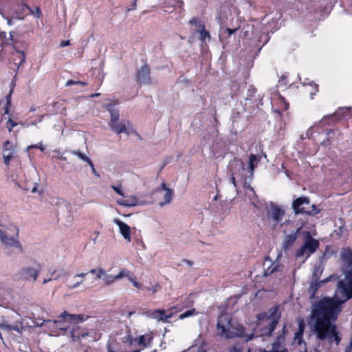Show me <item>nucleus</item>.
<instances>
[{
  "label": "nucleus",
  "instance_id": "f257e3e1",
  "mask_svg": "<svg viewBox=\"0 0 352 352\" xmlns=\"http://www.w3.org/2000/svg\"><path fill=\"white\" fill-rule=\"evenodd\" d=\"M344 301L333 297H323L312 306L311 317L315 320L314 330L319 340L327 339L329 344L338 346L342 340L334 322L342 311Z\"/></svg>",
  "mask_w": 352,
  "mask_h": 352
},
{
  "label": "nucleus",
  "instance_id": "f03ea898",
  "mask_svg": "<svg viewBox=\"0 0 352 352\" xmlns=\"http://www.w3.org/2000/svg\"><path fill=\"white\" fill-rule=\"evenodd\" d=\"M340 261L345 274L346 283L339 280L338 289L344 296V302L352 298V249L349 247L342 248L340 254Z\"/></svg>",
  "mask_w": 352,
  "mask_h": 352
},
{
  "label": "nucleus",
  "instance_id": "7ed1b4c3",
  "mask_svg": "<svg viewBox=\"0 0 352 352\" xmlns=\"http://www.w3.org/2000/svg\"><path fill=\"white\" fill-rule=\"evenodd\" d=\"M19 230L13 224L4 226L0 224V240L7 247H15L23 252V246L19 242Z\"/></svg>",
  "mask_w": 352,
  "mask_h": 352
},
{
  "label": "nucleus",
  "instance_id": "20e7f679",
  "mask_svg": "<svg viewBox=\"0 0 352 352\" xmlns=\"http://www.w3.org/2000/svg\"><path fill=\"white\" fill-rule=\"evenodd\" d=\"M71 336L74 342H77L81 345L82 352H88V350L90 349L89 344L96 340L92 333L88 332L79 326L72 327Z\"/></svg>",
  "mask_w": 352,
  "mask_h": 352
},
{
  "label": "nucleus",
  "instance_id": "39448f33",
  "mask_svg": "<svg viewBox=\"0 0 352 352\" xmlns=\"http://www.w3.org/2000/svg\"><path fill=\"white\" fill-rule=\"evenodd\" d=\"M319 247V241L315 239L308 231L303 234V244L296 250V258H301L305 256L307 258L314 254Z\"/></svg>",
  "mask_w": 352,
  "mask_h": 352
},
{
  "label": "nucleus",
  "instance_id": "423d86ee",
  "mask_svg": "<svg viewBox=\"0 0 352 352\" xmlns=\"http://www.w3.org/2000/svg\"><path fill=\"white\" fill-rule=\"evenodd\" d=\"M292 208L296 214H306L314 216L320 212L314 204H311L307 197H300L293 201Z\"/></svg>",
  "mask_w": 352,
  "mask_h": 352
},
{
  "label": "nucleus",
  "instance_id": "0eeeda50",
  "mask_svg": "<svg viewBox=\"0 0 352 352\" xmlns=\"http://www.w3.org/2000/svg\"><path fill=\"white\" fill-rule=\"evenodd\" d=\"M232 318L228 314H221L218 317L217 329L218 335L227 339L234 338V333L230 331Z\"/></svg>",
  "mask_w": 352,
  "mask_h": 352
},
{
  "label": "nucleus",
  "instance_id": "6e6552de",
  "mask_svg": "<svg viewBox=\"0 0 352 352\" xmlns=\"http://www.w3.org/2000/svg\"><path fill=\"white\" fill-rule=\"evenodd\" d=\"M135 81L140 86L148 85L152 83L151 67L148 64L143 65L136 71Z\"/></svg>",
  "mask_w": 352,
  "mask_h": 352
},
{
  "label": "nucleus",
  "instance_id": "1a4fd4ad",
  "mask_svg": "<svg viewBox=\"0 0 352 352\" xmlns=\"http://www.w3.org/2000/svg\"><path fill=\"white\" fill-rule=\"evenodd\" d=\"M41 270V265L38 263H36L35 267H24L19 271L20 276L26 280H36L40 271Z\"/></svg>",
  "mask_w": 352,
  "mask_h": 352
},
{
  "label": "nucleus",
  "instance_id": "9d476101",
  "mask_svg": "<svg viewBox=\"0 0 352 352\" xmlns=\"http://www.w3.org/2000/svg\"><path fill=\"white\" fill-rule=\"evenodd\" d=\"M59 318L65 322L76 324L86 320L87 316L85 314H70L67 311H64L60 314Z\"/></svg>",
  "mask_w": 352,
  "mask_h": 352
},
{
  "label": "nucleus",
  "instance_id": "9b49d317",
  "mask_svg": "<svg viewBox=\"0 0 352 352\" xmlns=\"http://www.w3.org/2000/svg\"><path fill=\"white\" fill-rule=\"evenodd\" d=\"M15 154L14 146L11 144L9 140H6L3 146V159L4 164L9 166L11 160L14 157Z\"/></svg>",
  "mask_w": 352,
  "mask_h": 352
},
{
  "label": "nucleus",
  "instance_id": "f8f14e48",
  "mask_svg": "<svg viewBox=\"0 0 352 352\" xmlns=\"http://www.w3.org/2000/svg\"><path fill=\"white\" fill-rule=\"evenodd\" d=\"M270 213L274 226H277L282 221L285 214V210L275 204H271Z\"/></svg>",
  "mask_w": 352,
  "mask_h": 352
},
{
  "label": "nucleus",
  "instance_id": "ddd939ff",
  "mask_svg": "<svg viewBox=\"0 0 352 352\" xmlns=\"http://www.w3.org/2000/svg\"><path fill=\"white\" fill-rule=\"evenodd\" d=\"M113 222L119 227L120 232L123 237L128 241H131V228L119 219H115Z\"/></svg>",
  "mask_w": 352,
  "mask_h": 352
},
{
  "label": "nucleus",
  "instance_id": "4468645a",
  "mask_svg": "<svg viewBox=\"0 0 352 352\" xmlns=\"http://www.w3.org/2000/svg\"><path fill=\"white\" fill-rule=\"evenodd\" d=\"M329 278H325L322 280H318L317 278L315 280H312L310 286L308 289V292L310 294V298L313 299L316 297V293L320 287H321L324 283H327Z\"/></svg>",
  "mask_w": 352,
  "mask_h": 352
},
{
  "label": "nucleus",
  "instance_id": "2eb2a0df",
  "mask_svg": "<svg viewBox=\"0 0 352 352\" xmlns=\"http://www.w3.org/2000/svg\"><path fill=\"white\" fill-rule=\"evenodd\" d=\"M300 230V228H298L295 232L285 236L283 242V248L285 250H288L293 245L297 239Z\"/></svg>",
  "mask_w": 352,
  "mask_h": 352
},
{
  "label": "nucleus",
  "instance_id": "dca6fc26",
  "mask_svg": "<svg viewBox=\"0 0 352 352\" xmlns=\"http://www.w3.org/2000/svg\"><path fill=\"white\" fill-rule=\"evenodd\" d=\"M126 339V342H129L130 345H138L142 349L146 347L148 342L144 335L135 338H132L131 336H128Z\"/></svg>",
  "mask_w": 352,
  "mask_h": 352
},
{
  "label": "nucleus",
  "instance_id": "f3484780",
  "mask_svg": "<svg viewBox=\"0 0 352 352\" xmlns=\"http://www.w3.org/2000/svg\"><path fill=\"white\" fill-rule=\"evenodd\" d=\"M161 187L164 190H165V195L164 196V201L160 202L159 205L160 206H163L164 205L168 204L171 202L173 196V191L170 188H168L165 183H162Z\"/></svg>",
  "mask_w": 352,
  "mask_h": 352
},
{
  "label": "nucleus",
  "instance_id": "a211bd4d",
  "mask_svg": "<svg viewBox=\"0 0 352 352\" xmlns=\"http://www.w3.org/2000/svg\"><path fill=\"white\" fill-rule=\"evenodd\" d=\"M109 126L111 129L117 134L126 133V125L122 122H119L117 121L115 122L109 123Z\"/></svg>",
  "mask_w": 352,
  "mask_h": 352
},
{
  "label": "nucleus",
  "instance_id": "6ab92c4d",
  "mask_svg": "<svg viewBox=\"0 0 352 352\" xmlns=\"http://www.w3.org/2000/svg\"><path fill=\"white\" fill-rule=\"evenodd\" d=\"M278 305H275L270 308L268 311L269 315L267 316V318L271 320H276L277 318V321L279 322L281 314L278 312Z\"/></svg>",
  "mask_w": 352,
  "mask_h": 352
},
{
  "label": "nucleus",
  "instance_id": "aec40b11",
  "mask_svg": "<svg viewBox=\"0 0 352 352\" xmlns=\"http://www.w3.org/2000/svg\"><path fill=\"white\" fill-rule=\"evenodd\" d=\"M21 6L23 9H27L28 13L27 14L33 15L35 18L39 19L42 16V12L39 7H36L35 9H32L28 6L26 3H21Z\"/></svg>",
  "mask_w": 352,
  "mask_h": 352
},
{
  "label": "nucleus",
  "instance_id": "412c9836",
  "mask_svg": "<svg viewBox=\"0 0 352 352\" xmlns=\"http://www.w3.org/2000/svg\"><path fill=\"white\" fill-rule=\"evenodd\" d=\"M196 32L199 33V39L201 42H205L206 39H208V41L210 40V34L208 30H206L205 25H199V29H197Z\"/></svg>",
  "mask_w": 352,
  "mask_h": 352
},
{
  "label": "nucleus",
  "instance_id": "4be33fe9",
  "mask_svg": "<svg viewBox=\"0 0 352 352\" xmlns=\"http://www.w3.org/2000/svg\"><path fill=\"white\" fill-rule=\"evenodd\" d=\"M88 273H80V274H76L74 276V278L76 279L78 278L77 280L75 283L68 284L67 286L70 289H75V288L79 287L83 283L84 278L85 277V276Z\"/></svg>",
  "mask_w": 352,
  "mask_h": 352
},
{
  "label": "nucleus",
  "instance_id": "5701e85b",
  "mask_svg": "<svg viewBox=\"0 0 352 352\" xmlns=\"http://www.w3.org/2000/svg\"><path fill=\"white\" fill-rule=\"evenodd\" d=\"M113 104H106L105 108L109 111L111 115L110 123L115 122L119 120V111L112 108Z\"/></svg>",
  "mask_w": 352,
  "mask_h": 352
},
{
  "label": "nucleus",
  "instance_id": "b1692460",
  "mask_svg": "<svg viewBox=\"0 0 352 352\" xmlns=\"http://www.w3.org/2000/svg\"><path fill=\"white\" fill-rule=\"evenodd\" d=\"M260 158L254 154H251L249 156L248 166L251 171V174L253 173L254 168L256 166L257 163L259 162Z\"/></svg>",
  "mask_w": 352,
  "mask_h": 352
},
{
  "label": "nucleus",
  "instance_id": "393cba45",
  "mask_svg": "<svg viewBox=\"0 0 352 352\" xmlns=\"http://www.w3.org/2000/svg\"><path fill=\"white\" fill-rule=\"evenodd\" d=\"M71 154L77 156L82 161L85 162L87 164H91V160L89 157H88L85 154L82 153L79 150H73L70 151Z\"/></svg>",
  "mask_w": 352,
  "mask_h": 352
},
{
  "label": "nucleus",
  "instance_id": "a878e982",
  "mask_svg": "<svg viewBox=\"0 0 352 352\" xmlns=\"http://www.w3.org/2000/svg\"><path fill=\"white\" fill-rule=\"evenodd\" d=\"M71 154L77 156L82 161L85 162L87 164H91V160L89 157H88L85 154L82 153L79 150H73L70 151Z\"/></svg>",
  "mask_w": 352,
  "mask_h": 352
},
{
  "label": "nucleus",
  "instance_id": "bb28decb",
  "mask_svg": "<svg viewBox=\"0 0 352 352\" xmlns=\"http://www.w3.org/2000/svg\"><path fill=\"white\" fill-rule=\"evenodd\" d=\"M131 276H133L132 272L126 268H123L117 275H116V278H117V280H120L124 277H127L128 279H129Z\"/></svg>",
  "mask_w": 352,
  "mask_h": 352
},
{
  "label": "nucleus",
  "instance_id": "cd10ccee",
  "mask_svg": "<svg viewBox=\"0 0 352 352\" xmlns=\"http://www.w3.org/2000/svg\"><path fill=\"white\" fill-rule=\"evenodd\" d=\"M325 135L326 138L325 139L321 142V144L323 146H329L331 144V135L334 133V131L333 129H327L325 131Z\"/></svg>",
  "mask_w": 352,
  "mask_h": 352
},
{
  "label": "nucleus",
  "instance_id": "c85d7f7f",
  "mask_svg": "<svg viewBox=\"0 0 352 352\" xmlns=\"http://www.w3.org/2000/svg\"><path fill=\"white\" fill-rule=\"evenodd\" d=\"M278 265L272 263L270 267L266 268L264 271V276H267L272 274L274 272L278 270Z\"/></svg>",
  "mask_w": 352,
  "mask_h": 352
},
{
  "label": "nucleus",
  "instance_id": "c756f323",
  "mask_svg": "<svg viewBox=\"0 0 352 352\" xmlns=\"http://www.w3.org/2000/svg\"><path fill=\"white\" fill-rule=\"evenodd\" d=\"M303 332H304V326L303 324H300L299 329L297 332L295 333L294 338L298 341V344H300L302 341V337H303Z\"/></svg>",
  "mask_w": 352,
  "mask_h": 352
},
{
  "label": "nucleus",
  "instance_id": "7c9ffc66",
  "mask_svg": "<svg viewBox=\"0 0 352 352\" xmlns=\"http://www.w3.org/2000/svg\"><path fill=\"white\" fill-rule=\"evenodd\" d=\"M278 322H279L277 321V318L276 320H271L270 323L266 327V329L267 330V336H271Z\"/></svg>",
  "mask_w": 352,
  "mask_h": 352
},
{
  "label": "nucleus",
  "instance_id": "2f4dec72",
  "mask_svg": "<svg viewBox=\"0 0 352 352\" xmlns=\"http://www.w3.org/2000/svg\"><path fill=\"white\" fill-rule=\"evenodd\" d=\"M283 340V336L278 335L276 340L272 344V349L271 351H279L278 349L280 346L281 341Z\"/></svg>",
  "mask_w": 352,
  "mask_h": 352
},
{
  "label": "nucleus",
  "instance_id": "473e14b6",
  "mask_svg": "<svg viewBox=\"0 0 352 352\" xmlns=\"http://www.w3.org/2000/svg\"><path fill=\"white\" fill-rule=\"evenodd\" d=\"M236 332L234 333V337L244 338L246 336L244 327L240 325L236 328Z\"/></svg>",
  "mask_w": 352,
  "mask_h": 352
},
{
  "label": "nucleus",
  "instance_id": "72a5a7b5",
  "mask_svg": "<svg viewBox=\"0 0 352 352\" xmlns=\"http://www.w3.org/2000/svg\"><path fill=\"white\" fill-rule=\"evenodd\" d=\"M197 312L195 309H192L185 311L184 313L179 315V318L183 320L186 318L197 315Z\"/></svg>",
  "mask_w": 352,
  "mask_h": 352
},
{
  "label": "nucleus",
  "instance_id": "f704fd0d",
  "mask_svg": "<svg viewBox=\"0 0 352 352\" xmlns=\"http://www.w3.org/2000/svg\"><path fill=\"white\" fill-rule=\"evenodd\" d=\"M11 97H12V91L6 96V104L4 107V114H8L10 111V107L11 106Z\"/></svg>",
  "mask_w": 352,
  "mask_h": 352
},
{
  "label": "nucleus",
  "instance_id": "c9c22d12",
  "mask_svg": "<svg viewBox=\"0 0 352 352\" xmlns=\"http://www.w3.org/2000/svg\"><path fill=\"white\" fill-rule=\"evenodd\" d=\"M118 204L124 206H134L136 205V200L133 199L131 200L129 199H124L118 201Z\"/></svg>",
  "mask_w": 352,
  "mask_h": 352
},
{
  "label": "nucleus",
  "instance_id": "e433bc0d",
  "mask_svg": "<svg viewBox=\"0 0 352 352\" xmlns=\"http://www.w3.org/2000/svg\"><path fill=\"white\" fill-rule=\"evenodd\" d=\"M190 25L192 26H196L197 28L199 29V25H204V23L201 21V20L199 17H192L189 21Z\"/></svg>",
  "mask_w": 352,
  "mask_h": 352
},
{
  "label": "nucleus",
  "instance_id": "4c0bfd02",
  "mask_svg": "<svg viewBox=\"0 0 352 352\" xmlns=\"http://www.w3.org/2000/svg\"><path fill=\"white\" fill-rule=\"evenodd\" d=\"M88 273L96 274V278L100 279L104 275H105V272L101 268L99 269H92Z\"/></svg>",
  "mask_w": 352,
  "mask_h": 352
},
{
  "label": "nucleus",
  "instance_id": "58836bf2",
  "mask_svg": "<svg viewBox=\"0 0 352 352\" xmlns=\"http://www.w3.org/2000/svg\"><path fill=\"white\" fill-rule=\"evenodd\" d=\"M104 280L107 285H111L116 280H117V278H116V275H107L105 274V275L103 276Z\"/></svg>",
  "mask_w": 352,
  "mask_h": 352
},
{
  "label": "nucleus",
  "instance_id": "ea45409f",
  "mask_svg": "<svg viewBox=\"0 0 352 352\" xmlns=\"http://www.w3.org/2000/svg\"><path fill=\"white\" fill-rule=\"evenodd\" d=\"M156 312H158L160 314V319L164 321L167 320V319L172 316V314L167 315L164 309H157L156 310Z\"/></svg>",
  "mask_w": 352,
  "mask_h": 352
},
{
  "label": "nucleus",
  "instance_id": "a19ab883",
  "mask_svg": "<svg viewBox=\"0 0 352 352\" xmlns=\"http://www.w3.org/2000/svg\"><path fill=\"white\" fill-rule=\"evenodd\" d=\"M18 123L14 121L12 118H9L6 123V128L8 129L9 132L12 131V129L17 126Z\"/></svg>",
  "mask_w": 352,
  "mask_h": 352
},
{
  "label": "nucleus",
  "instance_id": "79ce46f5",
  "mask_svg": "<svg viewBox=\"0 0 352 352\" xmlns=\"http://www.w3.org/2000/svg\"><path fill=\"white\" fill-rule=\"evenodd\" d=\"M230 172H231V177H230L231 183L233 184V185L236 187V176L238 175V172L235 170L234 167H232L230 169Z\"/></svg>",
  "mask_w": 352,
  "mask_h": 352
},
{
  "label": "nucleus",
  "instance_id": "37998d69",
  "mask_svg": "<svg viewBox=\"0 0 352 352\" xmlns=\"http://www.w3.org/2000/svg\"><path fill=\"white\" fill-rule=\"evenodd\" d=\"M60 276H60V274H56V271H54V272L52 273V277H51V278H47V279H46V278H45V279H44V280H43V284H45V283H47L50 282V280H57V279L60 278Z\"/></svg>",
  "mask_w": 352,
  "mask_h": 352
},
{
  "label": "nucleus",
  "instance_id": "c03bdc74",
  "mask_svg": "<svg viewBox=\"0 0 352 352\" xmlns=\"http://www.w3.org/2000/svg\"><path fill=\"white\" fill-rule=\"evenodd\" d=\"M129 280L130 282H131L133 285V286L138 289H140L141 287H142V285L141 283H138L137 280H136V277L134 276V275L133 274V276H131L130 277V278L129 279Z\"/></svg>",
  "mask_w": 352,
  "mask_h": 352
},
{
  "label": "nucleus",
  "instance_id": "a18cd8bd",
  "mask_svg": "<svg viewBox=\"0 0 352 352\" xmlns=\"http://www.w3.org/2000/svg\"><path fill=\"white\" fill-rule=\"evenodd\" d=\"M73 85H80L82 86H85V85H87V83L85 82H82V81H74L73 80H69L66 82V85H67V86H71Z\"/></svg>",
  "mask_w": 352,
  "mask_h": 352
},
{
  "label": "nucleus",
  "instance_id": "49530a36",
  "mask_svg": "<svg viewBox=\"0 0 352 352\" xmlns=\"http://www.w3.org/2000/svg\"><path fill=\"white\" fill-rule=\"evenodd\" d=\"M235 165L236 167H239V170H238L239 172L240 170H242V171L245 170V164L242 160L236 161Z\"/></svg>",
  "mask_w": 352,
  "mask_h": 352
},
{
  "label": "nucleus",
  "instance_id": "de8ad7c7",
  "mask_svg": "<svg viewBox=\"0 0 352 352\" xmlns=\"http://www.w3.org/2000/svg\"><path fill=\"white\" fill-rule=\"evenodd\" d=\"M111 188L120 195L121 196H124V193L122 192V187L121 186H111Z\"/></svg>",
  "mask_w": 352,
  "mask_h": 352
},
{
  "label": "nucleus",
  "instance_id": "09e8293b",
  "mask_svg": "<svg viewBox=\"0 0 352 352\" xmlns=\"http://www.w3.org/2000/svg\"><path fill=\"white\" fill-rule=\"evenodd\" d=\"M29 148H36L40 149L41 151H43L45 150V147L43 146L42 142H39L38 144L32 145Z\"/></svg>",
  "mask_w": 352,
  "mask_h": 352
},
{
  "label": "nucleus",
  "instance_id": "8fccbe9b",
  "mask_svg": "<svg viewBox=\"0 0 352 352\" xmlns=\"http://www.w3.org/2000/svg\"><path fill=\"white\" fill-rule=\"evenodd\" d=\"M239 28H234V29H231V28H226V30H225V32L228 33V37H230L232 34L235 33L237 30H238Z\"/></svg>",
  "mask_w": 352,
  "mask_h": 352
},
{
  "label": "nucleus",
  "instance_id": "3c124183",
  "mask_svg": "<svg viewBox=\"0 0 352 352\" xmlns=\"http://www.w3.org/2000/svg\"><path fill=\"white\" fill-rule=\"evenodd\" d=\"M11 324H7L6 322H3L0 324V328L1 329H5L7 331H10Z\"/></svg>",
  "mask_w": 352,
  "mask_h": 352
},
{
  "label": "nucleus",
  "instance_id": "603ef678",
  "mask_svg": "<svg viewBox=\"0 0 352 352\" xmlns=\"http://www.w3.org/2000/svg\"><path fill=\"white\" fill-rule=\"evenodd\" d=\"M206 342L202 341L201 344L199 346V352H206Z\"/></svg>",
  "mask_w": 352,
  "mask_h": 352
},
{
  "label": "nucleus",
  "instance_id": "864d4df0",
  "mask_svg": "<svg viewBox=\"0 0 352 352\" xmlns=\"http://www.w3.org/2000/svg\"><path fill=\"white\" fill-rule=\"evenodd\" d=\"M256 91V89L255 88H250L248 91V96L252 97L254 96Z\"/></svg>",
  "mask_w": 352,
  "mask_h": 352
},
{
  "label": "nucleus",
  "instance_id": "5fc2aeb1",
  "mask_svg": "<svg viewBox=\"0 0 352 352\" xmlns=\"http://www.w3.org/2000/svg\"><path fill=\"white\" fill-rule=\"evenodd\" d=\"M10 331H17L19 333L21 332L19 326L17 324L11 325Z\"/></svg>",
  "mask_w": 352,
  "mask_h": 352
},
{
  "label": "nucleus",
  "instance_id": "6e6d98bb",
  "mask_svg": "<svg viewBox=\"0 0 352 352\" xmlns=\"http://www.w3.org/2000/svg\"><path fill=\"white\" fill-rule=\"evenodd\" d=\"M228 351L229 352H241V349H238V348H236L234 346H231V347H230L228 349Z\"/></svg>",
  "mask_w": 352,
  "mask_h": 352
},
{
  "label": "nucleus",
  "instance_id": "4d7b16f0",
  "mask_svg": "<svg viewBox=\"0 0 352 352\" xmlns=\"http://www.w3.org/2000/svg\"><path fill=\"white\" fill-rule=\"evenodd\" d=\"M108 352H117L111 344L108 343L107 345Z\"/></svg>",
  "mask_w": 352,
  "mask_h": 352
},
{
  "label": "nucleus",
  "instance_id": "13d9d810",
  "mask_svg": "<svg viewBox=\"0 0 352 352\" xmlns=\"http://www.w3.org/2000/svg\"><path fill=\"white\" fill-rule=\"evenodd\" d=\"M70 41L69 40L62 41L60 43V46L63 47L69 45Z\"/></svg>",
  "mask_w": 352,
  "mask_h": 352
},
{
  "label": "nucleus",
  "instance_id": "bf43d9fd",
  "mask_svg": "<svg viewBox=\"0 0 352 352\" xmlns=\"http://www.w3.org/2000/svg\"><path fill=\"white\" fill-rule=\"evenodd\" d=\"M89 164V166L91 167L92 173H93L94 175H98H98L97 174L96 170V168H95V167H94V164H93L92 161L91 162V164Z\"/></svg>",
  "mask_w": 352,
  "mask_h": 352
},
{
  "label": "nucleus",
  "instance_id": "052dcab7",
  "mask_svg": "<svg viewBox=\"0 0 352 352\" xmlns=\"http://www.w3.org/2000/svg\"><path fill=\"white\" fill-rule=\"evenodd\" d=\"M137 1H138V0H134L133 1V8H126L127 12H130L131 10H135L136 6H137Z\"/></svg>",
  "mask_w": 352,
  "mask_h": 352
},
{
  "label": "nucleus",
  "instance_id": "680f3d73",
  "mask_svg": "<svg viewBox=\"0 0 352 352\" xmlns=\"http://www.w3.org/2000/svg\"><path fill=\"white\" fill-rule=\"evenodd\" d=\"M352 351V342H350L349 344L346 346L345 352H351Z\"/></svg>",
  "mask_w": 352,
  "mask_h": 352
},
{
  "label": "nucleus",
  "instance_id": "e2e57ef3",
  "mask_svg": "<svg viewBox=\"0 0 352 352\" xmlns=\"http://www.w3.org/2000/svg\"><path fill=\"white\" fill-rule=\"evenodd\" d=\"M19 54H20V62L22 63L23 61H25V54L23 52H19Z\"/></svg>",
  "mask_w": 352,
  "mask_h": 352
},
{
  "label": "nucleus",
  "instance_id": "0e129e2a",
  "mask_svg": "<svg viewBox=\"0 0 352 352\" xmlns=\"http://www.w3.org/2000/svg\"><path fill=\"white\" fill-rule=\"evenodd\" d=\"M54 157L57 158L58 160H62V161H67V157L63 156V155L54 156Z\"/></svg>",
  "mask_w": 352,
  "mask_h": 352
},
{
  "label": "nucleus",
  "instance_id": "69168bd1",
  "mask_svg": "<svg viewBox=\"0 0 352 352\" xmlns=\"http://www.w3.org/2000/svg\"><path fill=\"white\" fill-rule=\"evenodd\" d=\"M146 289L148 290V291H151L153 294H155V292H157V289L156 288L154 287H146Z\"/></svg>",
  "mask_w": 352,
  "mask_h": 352
},
{
  "label": "nucleus",
  "instance_id": "338daca9",
  "mask_svg": "<svg viewBox=\"0 0 352 352\" xmlns=\"http://www.w3.org/2000/svg\"><path fill=\"white\" fill-rule=\"evenodd\" d=\"M54 153L56 154L55 156H60L63 155L61 151L59 149H56L54 151Z\"/></svg>",
  "mask_w": 352,
  "mask_h": 352
},
{
  "label": "nucleus",
  "instance_id": "774afa93",
  "mask_svg": "<svg viewBox=\"0 0 352 352\" xmlns=\"http://www.w3.org/2000/svg\"><path fill=\"white\" fill-rule=\"evenodd\" d=\"M263 352H289V351L287 349H284L281 351H280V350L279 351H275V350L274 351H264Z\"/></svg>",
  "mask_w": 352,
  "mask_h": 352
}]
</instances>
